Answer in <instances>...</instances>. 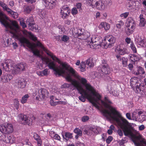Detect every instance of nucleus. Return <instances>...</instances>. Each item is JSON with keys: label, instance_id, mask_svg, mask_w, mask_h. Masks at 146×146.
Masks as SVG:
<instances>
[{"label": "nucleus", "instance_id": "5", "mask_svg": "<svg viewBox=\"0 0 146 146\" xmlns=\"http://www.w3.org/2000/svg\"><path fill=\"white\" fill-rule=\"evenodd\" d=\"M116 41L115 38L112 35H108L103 40L102 44L104 45V48H111L114 45Z\"/></svg>", "mask_w": 146, "mask_h": 146}, {"label": "nucleus", "instance_id": "40", "mask_svg": "<svg viewBox=\"0 0 146 146\" xmlns=\"http://www.w3.org/2000/svg\"><path fill=\"white\" fill-rule=\"evenodd\" d=\"M134 29H132L131 28L127 27L125 30V32L127 35H129L131 34L133 32V30Z\"/></svg>", "mask_w": 146, "mask_h": 146}, {"label": "nucleus", "instance_id": "61", "mask_svg": "<svg viewBox=\"0 0 146 146\" xmlns=\"http://www.w3.org/2000/svg\"><path fill=\"white\" fill-rule=\"evenodd\" d=\"M70 86V84L68 83H64L62 86V88H69Z\"/></svg>", "mask_w": 146, "mask_h": 146}, {"label": "nucleus", "instance_id": "22", "mask_svg": "<svg viewBox=\"0 0 146 146\" xmlns=\"http://www.w3.org/2000/svg\"><path fill=\"white\" fill-rule=\"evenodd\" d=\"M130 59L134 62V64L135 62L139 61L140 59V56L138 55L135 54H130L129 55Z\"/></svg>", "mask_w": 146, "mask_h": 146}, {"label": "nucleus", "instance_id": "19", "mask_svg": "<svg viewBox=\"0 0 146 146\" xmlns=\"http://www.w3.org/2000/svg\"><path fill=\"white\" fill-rule=\"evenodd\" d=\"M139 118L138 121L140 122H143L146 119V113L142 111H139L138 112Z\"/></svg>", "mask_w": 146, "mask_h": 146}, {"label": "nucleus", "instance_id": "27", "mask_svg": "<svg viewBox=\"0 0 146 146\" xmlns=\"http://www.w3.org/2000/svg\"><path fill=\"white\" fill-rule=\"evenodd\" d=\"M63 138L67 141L70 139L72 137V134L68 132H65L64 134H62Z\"/></svg>", "mask_w": 146, "mask_h": 146}, {"label": "nucleus", "instance_id": "58", "mask_svg": "<svg viewBox=\"0 0 146 146\" xmlns=\"http://www.w3.org/2000/svg\"><path fill=\"white\" fill-rule=\"evenodd\" d=\"M52 117L51 114L49 113H48L46 116V118L47 119L48 121H51L52 119Z\"/></svg>", "mask_w": 146, "mask_h": 146}, {"label": "nucleus", "instance_id": "17", "mask_svg": "<svg viewBox=\"0 0 146 146\" xmlns=\"http://www.w3.org/2000/svg\"><path fill=\"white\" fill-rule=\"evenodd\" d=\"M104 61V65H102V72L105 74H109L110 72V68L108 64H107L105 61ZM103 63V62H102Z\"/></svg>", "mask_w": 146, "mask_h": 146}, {"label": "nucleus", "instance_id": "25", "mask_svg": "<svg viewBox=\"0 0 146 146\" xmlns=\"http://www.w3.org/2000/svg\"><path fill=\"white\" fill-rule=\"evenodd\" d=\"M143 14H141L139 17L140 19V23L139 25L140 27H144L146 24V21L145 19L143 18Z\"/></svg>", "mask_w": 146, "mask_h": 146}, {"label": "nucleus", "instance_id": "30", "mask_svg": "<svg viewBox=\"0 0 146 146\" xmlns=\"http://www.w3.org/2000/svg\"><path fill=\"white\" fill-rule=\"evenodd\" d=\"M92 58H89L86 61V65H88L90 67H93L94 66V63L92 62Z\"/></svg>", "mask_w": 146, "mask_h": 146}, {"label": "nucleus", "instance_id": "6", "mask_svg": "<svg viewBox=\"0 0 146 146\" xmlns=\"http://www.w3.org/2000/svg\"><path fill=\"white\" fill-rule=\"evenodd\" d=\"M3 68L6 71H10L11 70H14V66L15 64L11 60L7 59L5 60L4 63L1 64Z\"/></svg>", "mask_w": 146, "mask_h": 146}, {"label": "nucleus", "instance_id": "37", "mask_svg": "<svg viewBox=\"0 0 146 146\" xmlns=\"http://www.w3.org/2000/svg\"><path fill=\"white\" fill-rule=\"evenodd\" d=\"M90 36V34L88 33H84L82 35V37L79 38L81 39H86L88 38Z\"/></svg>", "mask_w": 146, "mask_h": 146}, {"label": "nucleus", "instance_id": "15", "mask_svg": "<svg viewBox=\"0 0 146 146\" xmlns=\"http://www.w3.org/2000/svg\"><path fill=\"white\" fill-rule=\"evenodd\" d=\"M94 5L98 9L103 10L105 9L104 2L101 0H96Z\"/></svg>", "mask_w": 146, "mask_h": 146}, {"label": "nucleus", "instance_id": "12", "mask_svg": "<svg viewBox=\"0 0 146 146\" xmlns=\"http://www.w3.org/2000/svg\"><path fill=\"white\" fill-rule=\"evenodd\" d=\"M102 43L103 41L101 43L98 40L94 41L92 40V42H90L89 46L91 48L93 49L99 48L101 46L104 47V45L102 44Z\"/></svg>", "mask_w": 146, "mask_h": 146}, {"label": "nucleus", "instance_id": "35", "mask_svg": "<svg viewBox=\"0 0 146 146\" xmlns=\"http://www.w3.org/2000/svg\"><path fill=\"white\" fill-rule=\"evenodd\" d=\"M75 34L76 36L78 38H80L82 37V35H83L84 33L82 31V29H78L77 30V32H75Z\"/></svg>", "mask_w": 146, "mask_h": 146}, {"label": "nucleus", "instance_id": "21", "mask_svg": "<svg viewBox=\"0 0 146 146\" xmlns=\"http://www.w3.org/2000/svg\"><path fill=\"white\" fill-rule=\"evenodd\" d=\"M115 51L119 53L120 54L123 55L124 54H127L126 51V50L125 49L121 48L119 46H118L115 49Z\"/></svg>", "mask_w": 146, "mask_h": 146}, {"label": "nucleus", "instance_id": "64", "mask_svg": "<svg viewBox=\"0 0 146 146\" xmlns=\"http://www.w3.org/2000/svg\"><path fill=\"white\" fill-rule=\"evenodd\" d=\"M76 146H85V145L84 143L78 142L76 143Z\"/></svg>", "mask_w": 146, "mask_h": 146}, {"label": "nucleus", "instance_id": "16", "mask_svg": "<svg viewBox=\"0 0 146 146\" xmlns=\"http://www.w3.org/2000/svg\"><path fill=\"white\" fill-rule=\"evenodd\" d=\"M24 35L26 36H28L33 40L35 41L37 40V38L36 36L31 32H28L26 30H24L23 31Z\"/></svg>", "mask_w": 146, "mask_h": 146}, {"label": "nucleus", "instance_id": "2", "mask_svg": "<svg viewBox=\"0 0 146 146\" xmlns=\"http://www.w3.org/2000/svg\"><path fill=\"white\" fill-rule=\"evenodd\" d=\"M37 46L40 47L45 52L47 55L50 56L52 59L57 62L60 64L58 67H56L55 64L53 61L49 62L48 64V66L50 69H52L55 72L56 74L59 75L62 74L68 82L71 83L70 84L69 87L70 89L72 90L77 89L78 91H83V88L80 83L75 79H72L71 76L77 78L80 82L78 78H84L80 76L77 72L71 67L66 62H61L60 60L56 57L53 53L49 51L45 48L42 44L38 41L36 44Z\"/></svg>", "mask_w": 146, "mask_h": 146}, {"label": "nucleus", "instance_id": "1", "mask_svg": "<svg viewBox=\"0 0 146 146\" xmlns=\"http://www.w3.org/2000/svg\"><path fill=\"white\" fill-rule=\"evenodd\" d=\"M81 83L85 86V90L83 88V91H79L81 96L78 97L79 99L81 102H84L87 98L94 105L98 106L96 103H100L105 108L109 110H105L103 111L104 116L107 118L111 119L116 122L118 125L122 129L124 134L125 136L129 135L133 137L135 135L139 133L138 132L134 130H131L128 127L129 122L125 119H119L121 115L116 108L111 106L112 102L107 97H105L104 101L101 100L100 95L97 93L89 83H87V80L85 78H78Z\"/></svg>", "mask_w": 146, "mask_h": 146}, {"label": "nucleus", "instance_id": "49", "mask_svg": "<svg viewBox=\"0 0 146 146\" xmlns=\"http://www.w3.org/2000/svg\"><path fill=\"white\" fill-rule=\"evenodd\" d=\"M130 47L133 51V52L135 53H136L137 52L136 49L133 43L132 42H131Z\"/></svg>", "mask_w": 146, "mask_h": 146}, {"label": "nucleus", "instance_id": "63", "mask_svg": "<svg viewBox=\"0 0 146 146\" xmlns=\"http://www.w3.org/2000/svg\"><path fill=\"white\" fill-rule=\"evenodd\" d=\"M53 139L60 141V136L57 134H56L55 136L53 138Z\"/></svg>", "mask_w": 146, "mask_h": 146}, {"label": "nucleus", "instance_id": "28", "mask_svg": "<svg viewBox=\"0 0 146 146\" xmlns=\"http://www.w3.org/2000/svg\"><path fill=\"white\" fill-rule=\"evenodd\" d=\"M134 144L136 146H145L143 144H144L146 146V141L144 139L140 140V142L135 141Z\"/></svg>", "mask_w": 146, "mask_h": 146}, {"label": "nucleus", "instance_id": "3", "mask_svg": "<svg viewBox=\"0 0 146 146\" xmlns=\"http://www.w3.org/2000/svg\"><path fill=\"white\" fill-rule=\"evenodd\" d=\"M17 28L16 29L14 28L10 29L11 30V33L13 34V36L15 38L18 39L22 44H26L27 46L31 49L34 55L38 56L39 54V50L37 49H35V46L34 45L18 32L19 29L17 25Z\"/></svg>", "mask_w": 146, "mask_h": 146}, {"label": "nucleus", "instance_id": "8", "mask_svg": "<svg viewBox=\"0 0 146 146\" xmlns=\"http://www.w3.org/2000/svg\"><path fill=\"white\" fill-rule=\"evenodd\" d=\"M14 129L12 124L7 123L5 125H0V131L5 134H10L12 133Z\"/></svg>", "mask_w": 146, "mask_h": 146}, {"label": "nucleus", "instance_id": "41", "mask_svg": "<svg viewBox=\"0 0 146 146\" xmlns=\"http://www.w3.org/2000/svg\"><path fill=\"white\" fill-rule=\"evenodd\" d=\"M50 104L51 106H55L58 104L57 102H54L53 100L54 99L53 96H51L50 97Z\"/></svg>", "mask_w": 146, "mask_h": 146}, {"label": "nucleus", "instance_id": "57", "mask_svg": "<svg viewBox=\"0 0 146 146\" xmlns=\"http://www.w3.org/2000/svg\"><path fill=\"white\" fill-rule=\"evenodd\" d=\"M42 71L44 76L47 75L49 74L48 70L47 69H45Z\"/></svg>", "mask_w": 146, "mask_h": 146}, {"label": "nucleus", "instance_id": "47", "mask_svg": "<svg viewBox=\"0 0 146 146\" xmlns=\"http://www.w3.org/2000/svg\"><path fill=\"white\" fill-rule=\"evenodd\" d=\"M124 23L122 21H120L118 22L116 24V27L118 28H120L123 25Z\"/></svg>", "mask_w": 146, "mask_h": 146}, {"label": "nucleus", "instance_id": "32", "mask_svg": "<svg viewBox=\"0 0 146 146\" xmlns=\"http://www.w3.org/2000/svg\"><path fill=\"white\" fill-rule=\"evenodd\" d=\"M96 1V0H86V3L90 6L94 8L95 7L94 5Z\"/></svg>", "mask_w": 146, "mask_h": 146}, {"label": "nucleus", "instance_id": "20", "mask_svg": "<svg viewBox=\"0 0 146 146\" xmlns=\"http://www.w3.org/2000/svg\"><path fill=\"white\" fill-rule=\"evenodd\" d=\"M17 84V86L19 88H23L26 86L27 82L24 79H21L19 80Z\"/></svg>", "mask_w": 146, "mask_h": 146}, {"label": "nucleus", "instance_id": "39", "mask_svg": "<svg viewBox=\"0 0 146 146\" xmlns=\"http://www.w3.org/2000/svg\"><path fill=\"white\" fill-rule=\"evenodd\" d=\"M86 64L85 62H81L79 68H80V71L81 72H84L85 71V68Z\"/></svg>", "mask_w": 146, "mask_h": 146}, {"label": "nucleus", "instance_id": "42", "mask_svg": "<svg viewBox=\"0 0 146 146\" xmlns=\"http://www.w3.org/2000/svg\"><path fill=\"white\" fill-rule=\"evenodd\" d=\"M74 132L76 133L78 135L81 136L82 135V133L81 131L78 128H76L74 130Z\"/></svg>", "mask_w": 146, "mask_h": 146}, {"label": "nucleus", "instance_id": "11", "mask_svg": "<svg viewBox=\"0 0 146 146\" xmlns=\"http://www.w3.org/2000/svg\"><path fill=\"white\" fill-rule=\"evenodd\" d=\"M20 120L21 123L25 125H30L32 124V120L29 118L28 117L25 115L21 114L20 117Z\"/></svg>", "mask_w": 146, "mask_h": 146}, {"label": "nucleus", "instance_id": "46", "mask_svg": "<svg viewBox=\"0 0 146 146\" xmlns=\"http://www.w3.org/2000/svg\"><path fill=\"white\" fill-rule=\"evenodd\" d=\"M61 39L62 41L66 42L69 39V37L66 35H64L61 37Z\"/></svg>", "mask_w": 146, "mask_h": 146}, {"label": "nucleus", "instance_id": "56", "mask_svg": "<svg viewBox=\"0 0 146 146\" xmlns=\"http://www.w3.org/2000/svg\"><path fill=\"white\" fill-rule=\"evenodd\" d=\"M28 25H29V29L32 30H33L34 28V26L33 23H30L29 24H28Z\"/></svg>", "mask_w": 146, "mask_h": 146}, {"label": "nucleus", "instance_id": "44", "mask_svg": "<svg viewBox=\"0 0 146 146\" xmlns=\"http://www.w3.org/2000/svg\"><path fill=\"white\" fill-rule=\"evenodd\" d=\"M143 39H142L141 37L139 35L137 36L135 39V41L137 44L139 45L141 43V42L142 41Z\"/></svg>", "mask_w": 146, "mask_h": 146}, {"label": "nucleus", "instance_id": "10", "mask_svg": "<svg viewBox=\"0 0 146 146\" xmlns=\"http://www.w3.org/2000/svg\"><path fill=\"white\" fill-rule=\"evenodd\" d=\"M70 10L69 7L67 5H64L60 9V13L62 15V17L63 19L66 18L68 16V15L70 13Z\"/></svg>", "mask_w": 146, "mask_h": 146}, {"label": "nucleus", "instance_id": "55", "mask_svg": "<svg viewBox=\"0 0 146 146\" xmlns=\"http://www.w3.org/2000/svg\"><path fill=\"white\" fill-rule=\"evenodd\" d=\"M71 13L73 15L76 14L78 13V11L76 8H73L71 11Z\"/></svg>", "mask_w": 146, "mask_h": 146}, {"label": "nucleus", "instance_id": "23", "mask_svg": "<svg viewBox=\"0 0 146 146\" xmlns=\"http://www.w3.org/2000/svg\"><path fill=\"white\" fill-rule=\"evenodd\" d=\"M89 130L92 132H93L94 133L97 134L99 133L101 131V128L98 127H89Z\"/></svg>", "mask_w": 146, "mask_h": 146}, {"label": "nucleus", "instance_id": "62", "mask_svg": "<svg viewBox=\"0 0 146 146\" xmlns=\"http://www.w3.org/2000/svg\"><path fill=\"white\" fill-rule=\"evenodd\" d=\"M139 73L144 74L145 73V71H144L143 69L141 67H139Z\"/></svg>", "mask_w": 146, "mask_h": 146}, {"label": "nucleus", "instance_id": "18", "mask_svg": "<svg viewBox=\"0 0 146 146\" xmlns=\"http://www.w3.org/2000/svg\"><path fill=\"white\" fill-rule=\"evenodd\" d=\"M13 78L12 76L10 74L4 75L2 76L1 80L4 83L9 82Z\"/></svg>", "mask_w": 146, "mask_h": 146}, {"label": "nucleus", "instance_id": "29", "mask_svg": "<svg viewBox=\"0 0 146 146\" xmlns=\"http://www.w3.org/2000/svg\"><path fill=\"white\" fill-rule=\"evenodd\" d=\"M33 9V7L31 6H26L24 8V12L25 13L29 14Z\"/></svg>", "mask_w": 146, "mask_h": 146}, {"label": "nucleus", "instance_id": "54", "mask_svg": "<svg viewBox=\"0 0 146 146\" xmlns=\"http://www.w3.org/2000/svg\"><path fill=\"white\" fill-rule=\"evenodd\" d=\"M113 137L112 136H109L106 140V142L108 144H109L112 140Z\"/></svg>", "mask_w": 146, "mask_h": 146}, {"label": "nucleus", "instance_id": "4", "mask_svg": "<svg viewBox=\"0 0 146 146\" xmlns=\"http://www.w3.org/2000/svg\"><path fill=\"white\" fill-rule=\"evenodd\" d=\"M8 19V17L2 12L0 11V22L5 27L6 30L8 31L11 29H17V25L15 22H13L11 23H10L6 20Z\"/></svg>", "mask_w": 146, "mask_h": 146}, {"label": "nucleus", "instance_id": "9", "mask_svg": "<svg viewBox=\"0 0 146 146\" xmlns=\"http://www.w3.org/2000/svg\"><path fill=\"white\" fill-rule=\"evenodd\" d=\"M42 3L46 8L52 9L54 7L56 0H42Z\"/></svg>", "mask_w": 146, "mask_h": 146}, {"label": "nucleus", "instance_id": "7", "mask_svg": "<svg viewBox=\"0 0 146 146\" xmlns=\"http://www.w3.org/2000/svg\"><path fill=\"white\" fill-rule=\"evenodd\" d=\"M130 85L132 88H136L137 92L139 93L141 91L140 83L139 78L137 77H133L131 79Z\"/></svg>", "mask_w": 146, "mask_h": 146}, {"label": "nucleus", "instance_id": "45", "mask_svg": "<svg viewBox=\"0 0 146 146\" xmlns=\"http://www.w3.org/2000/svg\"><path fill=\"white\" fill-rule=\"evenodd\" d=\"M14 106L16 110H18L19 107V101L15 99L13 101Z\"/></svg>", "mask_w": 146, "mask_h": 146}, {"label": "nucleus", "instance_id": "14", "mask_svg": "<svg viewBox=\"0 0 146 146\" xmlns=\"http://www.w3.org/2000/svg\"><path fill=\"white\" fill-rule=\"evenodd\" d=\"M0 6L3 8L4 11H7L8 13L12 15H14L15 13L9 8L6 4L3 2L0 1Z\"/></svg>", "mask_w": 146, "mask_h": 146}, {"label": "nucleus", "instance_id": "52", "mask_svg": "<svg viewBox=\"0 0 146 146\" xmlns=\"http://www.w3.org/2000/svg\"><path fill=\"white\" fill-rule=\"evenodd\" d=\"M84 133L85 134L91 135L92 134V133L90 130H89V127L88 130L86 129H84Z\"/></svg>", "mask_w": 146, "mask_h": 146}, {"label": "nucleus", "instance_id": "36", "mask_svg": "<svg viewBox=\"0 0 146 146\" xmlns=\"http://www.w3.org/2000/svg\"><path fill=\"white\" fill-rule=\"evenodd\" d=\"M29 97L28 94H26L22 98L21 102L22 104L26 103L27 101V99Z\"/></svg>", "mask_w": 146, "mask_h": 146}, {"label": "nucleus", "instance_id": "48", "mask_svg": "<svg viewBox=\"0 0 146 146\" xmlns=\"http://www.w3.org/2000/svg\"><path fill=\"white\" fill-rule=\"evenodd\" d=\"M129 14V13L128 12H126L121 14L120 16L121 17H122L123 19H126L128 17Z\"/></svg>", "mask_w": 146, "mask_h": 146}, {"label": "nucleus", "instance_id": "60", "mask_svg": "<svg viewBox=\"0 0 146 146\" xmlns=\"http://www.w3.org/2000/svg\"><path fill=\"white\" fill-rule=\"evenodd\" d=\"M117 132L118 135L121 137L123 135L122 131L121 129H118L117 131Z\"/></svg>", "mask_w": 146, "mask_h": 146}, {"label": "nucleus", "instance_id": "50", "mask_svg": "<svg viewBox=\"0 0 146 146\" xmlns=\"http://www.w3.org/2000/svg\"><path fill=\"white\" fill-rule=\"evenodd\" d=\"M89 119V118L88 116L85 115L83 116L82 118V121L83 122H86L88 121Z\"/></svg>", "mask_w": 146, "mask_h": 146}, {"label": "nucleus", "instance_id": "51", "mask_svg": "<svg viewBox=\"0 0 146 146\" xmlns=\"http://www.w3.org/2000/svg\"><path fill=\"white\" fill-rule=\"evenodd\" d=\"M34 21V19L33 17H31L27 19L26 20V22L27 24L32 23Z\"/></svg>", "mask_w": 146, "mask_h": 146}, {"label": "nucleus", "instance_id": "34", "mask_svg": "<svg viewBox=\"0 0 146 146\" xmlns=\"http://www.w3.org/2000/svg\"><path fill=\"white\" fill-rule=\"evenodd\" d=\"M139 110H136L135 111H134L131 114V117L133 118V119L135 120L136 121H138V119L137 117L136 116V115L139 112Z\"/></svg>", "mask_w": 146, "mask_h": 146}, {"label": "nucleus", "instance_id": "13", "mask_svg": "<svg viewBox=\"0 0 146 146\" xmlns=\"http://www.w3.org/2000/svg\"><path fill=\"white\" fill-rule=\"evenodd\" d=\"M126 23L127 24V27L131 28L132 29L135 28L136 23L133 18L128 17L127 19Z\"/></svg>", "mask_w": 146, "mask_h": 146}, {"label": "nucleus", "instance_id": "59", "mask_svg": "<svg viewBox=\"0 0 146 146\" xmlns=\"http://www.w3.org/2000/svg\"><path fill=\"white\" fill-rule=\"evenodd\" d=\"M49 135L52 138L55 136L56 133H55V132L53 131H50L49 132Z\"/></svg>", "mask_w": 146, "mask_h": 146}, {"label": "nucleus", "instance_id": "33", "mask_svg": "<svg viewBox=\"0 0 146 146\" xmlns=\"http://www.w3.org/2000/svg\"><path fill=\"white\" fill-rule=\"evenodd\" d=\"M100 25L103 27L106 30H109L110 27V25L106 22H102Z\"/></svg>", "mask_w": 146, "mask_h": 146}, {"label": "nucleus", "instance_id": "43", "mask_svg": "<svg viewBox=\"0 0 146 146\" xmlns=\"http://www.w3.org/2000/svg\"><path fill=\"white\" fill-rule=\"evenodd\" d=\"M11 40H10L9 39H7V40L5 41L3 43V46L4 47H7L11 44Z\"/></svg>", "mask_w": 146, "mask_h": 146}, {"label": "nucleus", "instance_id": "38", "mask_svg": "<svg viewBox=\"0 0 146 146\" xmlns=\"http://www.w3.org/2000/svg\"><path fill=\"white\" fill-rule=\"evenodd\" d=\"M121 60L123 66H127L128 59L127 58L123 57L121 58Z\"/></svg>", "mask_w": 146, "mask_h": 146}, {"label": "nucleus", "instance_id": "31", "mask_svg": "<svg viewBox=\"0 0 146 146\" xmlns=\"http://www.w3.org/2000/svg\"><path fill=\"white\" fill-rule=\"evenodd\" d=\"M6 141L7 143H14L15 141V139L13 136H8L7 138Z\"/></svg>", "mask_w": 146, "mask_h": 146}, {"label": "nucleus", "instance_id": "53", "mask_svg": "<svg viewBox=\"0 0 146 146\" xmlns=\"http://www.w3.org/2000/svg\"><path fill=\"white\" fill-rule=\"evenodd\" d=\"M141 42V43L139 45L143 47H145L146 46V41L145 40L143 39Z\"/></svg>", "mask_w": 146, "mask_h": 146}, {"label": "nucleus", "instance_id": "26", "mask_svg": "<svg viewBox=\"0 0 146 146\" xmlns=\"http://www.w3.org/2000/svg\"><path fill=\"white\" fill-rule=\"evenodd\" d=\"M26 66V64L23 63H20L16 65V68L17 70L19 71H23L25 69Z\"/></svg>", "mask_w": 146, "mask_h": 146}, {"label": "nucleus", "instance_id": "24", "mask_svg": "<svg viewBox=\"0 0 146 146\" xmlns=\"http://www.w3.org/2000/svg\"><path fill=\"white\" fill-rule=\"evenodd\" d=\"M47 92V90L44 89H40L38 91L39 97L40 98L42 99H44L45 96Z\"/></svg>", "mask_w": 146, "mask_h": 146}]
</instances>
